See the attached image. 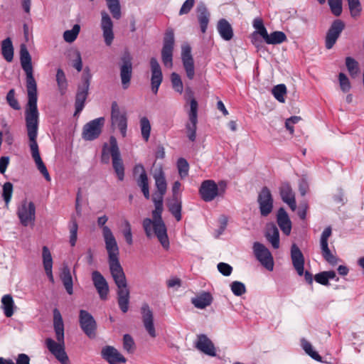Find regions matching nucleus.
<instances>
[{
	"instance_id": "obj_1",
	"label": "nucleus",
	"mask_w": 364,
	"mask_h": 364,
	"mask_svg": "<svg viewBox=\"0 0 364 364\" xmlns=\"http://www.w3.org/2000/svg\"><path fill=\"white\" fill-rule=\"evenodd\" d=\"M20 63L26 73L28 102L25 108V120L31 155L39 171L46 181H50V177L41 158L36 141L39 122V112L37 107V84L33 77L31 56L24 44H22L20 48Z\"/></svg>"
},
{
	"instance_id": "obj_2",
	"label": "nucleus",
	"mask_w": 364,
	"mask_h": 364,
	"mask_svg": "<svg viewBox=\"0 0 364 364\" xmlns=\"http://www.w3.org/2000/svg\"><path fill=\"white\" fill-rule=\"evenodd\" d=\"M152 200L155 206V209L152 211L153 220L145 218L142 223L143 228L148 237L156 235L162 247L168 250L169 248V240L166 225L161 218L164 198L153 197Z\"/></svg>"
},
{
	"instance_id": "obj_3",
	"label": "nucleus",
	"mask_w": 364,
	"mask_h": 364,
	"mask_svg": "<svg viewBox=\"0 0 364 364\" xmlns=\"http://www.w3.org/2000/svg\"><path fill=\"white\" fill-rule=\"evenodd\" d=\"M53 326L57 341L50 338H47L46 340V347L61 364H70L65 352L64 324L60 312L57 309L53 310Z\"/></svg>"
},
{
	"instance_id": "obj_4",
	"label": "nucleus",
	"mask_w": 364,
	"mask_h": 364,
	"mask_svg": "<svg viewBox=\"0 0 364 364\" xmlns=\"http://www.w3.org/2000/svg\"><path fill=\"white\" fill-rule=\"evenodd\" d=\"M107 252L109 271L117 289L128 287L125 274L119 262V247L109 245Z\"/></svg>"
},
{
	"instance_id": "obj_5",
	"label": "nucleus",
	"mask_w": 364,
	"mask_h": 364,
	"mask_svg": "<svg viewBox=\"0 0 364 364\" xmlns=\"http://www.w3.org/2000/svg\"><path fill=\"white\" fill-rule=\"evenodd\" d=\"M225 182L223 181L217 185L213 180H205L199 188V194L204 201L210 202L225 193Z\"/></svg>"
},
{
	"instance_id": "obj_6",
	"label": "nucleus",
	"mask_w": 364,
	"mask_h": 364,
	"mask_svg": "<svg viewBox=\"0 0 364 364\" xmlns=\"http://www.w3.org/2000/svg\"><path fill=\"white\" fill-rule=\"evenodd\" d=\"M16 214L23 226L33 224L36 219V206L31 201L23 200L17 208Z\"/></svg>"
},
{
	"instance_id": "obj_7",
	"label": "nucleus",
	"mask_w": 364,
	"mask_h": 364,
	"mask_svg": "<svg viewBox=\"0 0 364 364\" xmlns=\"http://www.w3.org/2000/svg\"><path fill=\"white\" fill-rule=\"evenodd\" d=\"M174 34L172 30L166 32L161 49V60L166 68L173 67V53L174 48Z\"/></svg>"
},
{
	"instance_id": "obj_8",
	"label": "nucleus",
	"mask_w": 364,
	"mask_h": 364,
	"mask_svg": "<svg viewBox=\"0 0 364 364\" xmlns=\"http://www.w3.org/2000/svg\"><path fill=\"white\" fill-rule=\"evenodd\" d=\"M109 152L112 159V166L119 181H122L124 177V167L120 155L117 141L115 137L111 136L109 139Z\"/></svg>"
},
{
	"instance_id": "obj_9",
	"label": "nucleus",
	"mask_w": 364,
	"mask_h": 364,
	"mask_svg": "<svg viewBox=\"0 0 364 364\" xmlns=\"http://www.w3.org/2000/svg\"><path fill=\"white\" fill-rule=\"evenodd\" d=\"M260 215L262 217L268 216L273 210L274 199L271 191L267 186L262 188L257 199Z\"/></svg>"
},
{
	"instance_id": "obj_10",
	"label": "nucleus",
	"mask_w": 364,
	"mask_h": 364,
	"mask_svg": "<svg viewBox=\"0 0 364 364\" xmlns=\"http://www.w3.org/2000/svg\"><path fill=\"white\" fill-rule=\"evenodd\" d=\"M331 234L332 229L331 226H328L323 230L320 238V247L323 259L331 265L335 266L338 264V259L333 254L328 247V239Z\"/></svg>"
},
{
	"instance_id": "obj_11",
	"label": "nucleus",
	"mask_w": 364,
	"mask_h": 364,
	"mask_svg": "<svg viewBox=\"0 0 364 364\" xmlns=\"http://www.w3.org/2000/svg\"><path fill=\"white\" fill-rule=\"evenodd\" d=\"M253 252L257 259L263 267L269 271L273 270V257L269 250L263 244L255 242L253 244Z\"/></svg>"
},
{
	"instance_id": "obj_12",
	"label": "nucleus",
	"mask_w": 364,
	"mask_h": 364,
	"mask_svg": "<svg viewBox=\"0 0 364 364\" xmlns=\"http://www.w3.org/2000/svg\"><path fill=\"white\" fill-rule=\"evenodd\" d=\"M91 77L92 76L90 73V69L88 68H86L84 70L83 84L82 86H80L78 87L77 92L76 95L75 114L78 112H80L84 107L85 102L88 94L90 80L91 79Z\"/></svg>"
},
{
	"instance_id": "obj_13",
	"label": "nucleus",
	"mask_w": 364,
	"mask_h": 364,
	"mask_svg": "<svg viewBox=\"0 0 364 364\" xmlns=\"http://www.w3.org/2000/svg\"><path fill=\"white\" fill-rule=\"evenodd\" d=\"M111 120L113 126H117L123 137L127 135V117L124 111L122 112L117 102L112 103Z\"/></svg>"
},
{
	"instance_id": "obj_14",
	"label": "nucleus",
	"mask_w": 364,
	"mask_h": 364,
	"mask_svg": "<svg viewBox=\"0 0 364 364\" xmlns=\"http://www.w3.org/2000/svg\"><path fill=\"white\" fill-rule=\"evenodd\" d=\"M104 123V117H99L87 123L82 129V138L86 141H92L97 139L102 132Z\"/></svg>"
},
{
	"instance_id": "obj_15",
	"label": "nucleus",
	"mask_w": 364,
	"mask_h": 364,
	"mask_svg": "<svg viewBox=\"0 0 364 364\" xmlns=\"http://www.w3.org/2000/svg\"><path fill=\"white\" fill-rule=\"evenodd\" d=\"M79 323L83 332L90 338H95L97 323L93 316L85 310H80L79 313Z\"/></svg>"
},
{
	"instance_id": "obj_16",
	"label": "nucleus",
	"mask_w": 364,
	"mask_h": 364,
	"mask_svg": "<svg viewBox=\"0 0 364 364\" xmlns=\"http://www.w3.org/2000/svg\"><path fill=\"white\" fill-rule=\"evenodd\" d=\"M181 60L187 77L193 80L195 76L194 60L191 54V47L188 43L181 46Z\"/></svg>"
},
{
	"instance_id": "obj_17",
	"label": "nucleus",
	"mask_w": 364,
	"mask_h": 364,
	"mask_svg": "<svg viewBox=\"0 0 364 364\" xmlns=\"http://www.w3.org/2000/svg\"><path fill=\"white\" fill-rule=\"evenodd\" d=\"M100 28L105 44L111 46L114 38V24L109 15L105 11L101 12Z\"/></svg>"
},
{
	"instance_id": "obj_18",
	"label": "nucleus",
	"mask_w": 364,
	"mask_h": 364,
	"mask_svg": "<svg viewBox=\"0 0 364 364\" xmlns=\"http://www.w3.org/2000/svg\"><path fill=\"white\" fill-rule=\"evenodd\" d=\"M344 28L345 23L340 19L332 23L326 36L325 46L327 49L333 48Z\"/></svg>"
},
{
	"instance_id": "obj_19",
	"label": "nucleus",
	"mask_w": 364,
	"mask_h": 364,
	"mask_svg": "<svg viewBox=\"0 0 364 364\" xmlns=\"http://www.w3.org/2000/svg\"><path fill=\"white\" fill-rule=\"evenodd\" d=\"M190 107L189 122L186 124V129L188 139L193 141L196 137V124L198 122V102L195 99L191 100Z\"/></svg>"
},
{
	"instance_id": "obj_20",
	"label": "nucleus",
	"mask_w": 364,
	"mask_h": 364,
	"mask_svg": "<svg viewBox=\"0 0 364 364\" xmlns=\"http://www.w3.org/2000/svg\"><path fill=\"white\" fill-rule=\"evenodd\" d=\"M120 66V77L124 89L128 88L132 75V58L129 53H126L122 58Z\"/></svg>"
},
{
	"instance_id": "obj_21",
	"label": "nucleus",
	"mask_w": 364,
	"mask_h": 364,
	"mask_svg": "<svg viewBox=\"0 0 364 364\" xmlns=\"http://www.w3.org/2000/svg\"><path fill=\"white\" fill-rule=\"evenodd\" d=\"M92 281L95 286L100 298L102 300H106L109 291V285L104 276L98 271L92 272Z\"/></svg>"
},
{
	"instance_id": "obj_22",
	"label": "nucleus",
	"mask_w": 364,
	"mask_h": 364,
	"mask_svg": "<svg viewBox=\"0 0 364 364\" xmlns=\"http://www.w3.org/2000/svg\"><path fill=\"white\" fill-rule=\"evenodd\" d=\"M150 68L151 90L154 94H156L163 80V74L161 66L156 58L150 59Z\"/></svg>"
},
{
	"instance_id": "obj_23",
	"label": "nucleus",
	"mask_w": 364,
	"mask_h": 364,
	"mask_svg": "<svg viewBox=\"0 0 364 364\" xmlns=\"http://www.w3.org/2000/svg\"><path fill=\"white\" fill-rule=\"evenodd\" d=\"M153 178L155 181V186L157 189V192L154 194L153 197H161V198H164V196L166 194L167 190V183L161 166L156 167L154 170Z\"/></svg>"
},
{
	"instance_id": "obj_24",
	"label": "nucleus",
	"mask_w": 364,
	"mask_h": 364,
	"mask_svg": "<svg viewBox=\"0 0 364 364\" xmlns=\"http://www.w3.org/2000/svg\"><path fill=\"white\" fill-rule=\"evenodd\" d=\"M141 314L144 326L149 335L155 338L156 336L154 325V314L152 310L147 304H144L141 308Z\"/></svg>"
},
{
	"instance_id": "obj_25",
	"label": "nucleus",
	"mask_w": 364,
	"mask_h": 364,
	"mask_svg": "<svg viewBox=\"0 0 364 364\" xmlns=\"http://www.w3.org/2000/svg\"><path fill=\"white\" fill-rule=\"evenodd\" d=\"M107 220L108 218L106 215L99 217L97 219V225L102 228V233L105 241L106 250H107V247H109V245H114L115 247H118L117 240L112 231L108 226L105 225V223L107 222Z\"/></svg>"
},
{
	"instance_id": "obj_26",
	"label": "nucleus",
	"mask_w": 364,
	"mask_h": 364,
	"mask_svg": "<svg viewBox=\"0 0 364 364\" xmlns=\"http://www.w3.org/2000/svg\"><path fill=\"white\" fill-rule=\"evenodd\" d=\"M102 357L109 364L124 363L127 359L112 346H106L102 349Z\"/></svg>"
},
{
	"instance_id": "obj_27",
	"label": "nucleus",
	"mask_w": 364,
	"mask_h": 364,
	"mask_svg": "<svg viewBox=\"0 0 364 364\" xmlns=\"http://www.w3.org/2000/svg\"><path fill=\"white\" fill-rule=\"evenodd\" d=\"M290 253L293 267H294L297 274L299 276H302L304 274V267L305 262L302 252L296 244H293L291 247Z\"/></svg>"
},
{
	"instance_id": "obj_28",
	"label": "nucleus",
	"mask_w": 364,
	"mask_h": 364,
	"mask_svg": "<svg viewBox=\"0 0 364 364\" xmlns=\"http://www.w3.org/2000/svg\"><path fill=\"white\" fill-rule=\"evenodd\" d=\"M279 193L282 200L289 205L294 211L296 208L295 196L293 190L288 183H283L279 188Z\"/></svg>"
},
{
	"instance_id": "obj_29",
	"label": "nucleus",
	"mask_w": 364,
	"mask_h": 364,
	"mask_svg": "<svg viewBox=\"0 0 364 364\" xmlns=\"http://www.w3.org/2000/svg\"><path fill=\"white\" fill-rule=\"evenodd\" d=\"M196 347L200 351L210 356L215 355V350L212 341L205 334L198 336Z\"/></svg>"
},
{
	"instance_id": "obj_30",
	"label": "nucleus",
	"mask_w": 364,
	"mask_h": 364,
	"mask_svg": "<svg viewBox=\"0 0 364 364\" xmlns=\"http://www.w3.org/2000/svg\"><path fill=\"white\" fill-rule=\"evenodd\" d=\"M277 222L282 232L289 235L291 230V222L289 217L283 208H280L277 214Z\"/></svg>"
},
{
	"instance_id": "obj_31",
	"label": "nucleus",
	"mask_w": 364,
	"mask_h": 364,
	"mask_svg": "<svg viewBox=\"0 0 364 364\" xmlns=\"http://www.w3.org/2000/svg\"><path fill=\"white\" fill-rule=\"evenodd\" d=\"M43 264L49 280L53 283L54 278L53 275V258L48 247L43 246L42 249Z\"/></svg>"
},
{
	"instance_id": "obj_32",
	"label": "nucleus",
	"mask_w": 364,
	"mask_h": 364,
	"mask_svg": "<svg viewBox=\"0 0 364 364\" xmlns=\"http://www.w3.org/2000/svg\"><path fill=\"white\" fill-rule=\"evenodd\" d=\"M265 237L274 249L279 247V232L274 223L267 225Z\"/></svg>"
},
{
	"instance_id": "obj_33",
	"label": "nucleus",
	"mask_w": 364,
	"mask_h": 364,
	"mask_svg": "<svg viewBox=\"0 0 364 364\" xmlns=\"http://www.w3.org/2000/svg\"><path fill=\"white\" fill-rule=\"evenodd\" d=\"M198 20L200 24L202 33H205L210 19V13L203 4H200L197 7Z\"/></svg>"
},
{
	"instance_id": "obj_34",
	"label": "nucleus",
	"mask_w": 364,
	"mask_h": 364,
	"mask_svg": "<svg viewBox=\"0 0 364 364\" xmlns=\"http://www.w3.org/2000/svg\"><path fill=\"white\" fill-rule=\"evenodd\" d=\"M212 301L213 297L211 294L206 291H203L197 294L191 299V302L194 306L200 309H205L206 306L210 305Z\"/></svg>"
},
{
	"instance_id": "obj_35",
	"label": "nucleus",
	"mask_w": 364,
	"mask_h": 364,
	"mask_svg": "<svg viewBox=\"0 0 364 364\" xmlns=\"http://www.w3.org/2000/svg\"><path fill=\"white\" fill-rule=\"evenodd\" d=\"M117 302L119 309L123 313L127 312L129 309L130 292L128 287L119 289L117 291Z\"/></svg>"
},
{
	"instance_id": "obj_36",
	"label": "nucleus",
	"mask_w": 364,
	"mask_h": 364,
	"mask_svg": "<svg viewBox=\"0 0 364 364\" xmlns=\"http://www.w3.org/2000/svg\"><path fill=\"white\" fill-rule=\"evenodd\" d=\"M60 277L67 293L70 295L73 294V282L71 272L68 267L65 266L62 269Z\"/></svg>"
},
{
	"instance_id": "obj_37",
	"label": "nucleus",
	"mask_w": 364,
	"mask_h": 364,
	"mask_svg": "<svg viewBox=\"0 0 364 364\" xmlns=\"http://www.w3.org/2000/svg\"><path fill=\"white\" fill-rule=\"evenodd\" d=\"M1 54L7 62H11L14 59V46L10 38L4 39L1 42Z\"/></svg>"
},
{
	"instance_id": "obj_38",
	"label": "nucleus",
	"mask_w": 364,
	"mask_h": 364,
	"mask_svg": "<svg viewBox=\"0 0 364 364\" xmlns=\"http://www.w3.org/2000/svg\"><path fill=\"white\" fill-rule=\"evenodd\" d=\"M1 308L6 317H11L14 314V301L10 294L2 296Z\"/></svg>"
},
{
	"instance_id": "obj_39",
	"label": "nucleus",
	"mask_w": 364,
	"mask_h": 364,
	"mask_svg": "<svg viewBox=\"0 0 364 364\" xmlns=\"http://www.w3.org/2000/svg\"><path fill=\"white\" fill-rule=\"evenodd\" d=\"M168 209L177 221L181 220L182 202L181 199L178 198H173L168 205Z\"/></svg>"
},
{
	"instance_id": "obj_40",
	"label": "nucleus",
	"mask_w": 364,
	"mask_h": 364,
	"mask_svg": "<svg viewBox=\"0 0 364 364\" xmlns=\"http://www.w3.org/2000/svg\"><path fill=\"white\" fill-rule=\"evenodd\" d=\"M139 126L143 139L148 141L151 134V123L146 117H141L139 119Z\"/></svg>"
},
{
	"instance_id": "obj_41",
	"label": "nucleus",
	"mask_w": 364,
	"mask_h": 364,
	"mask_svg": "<svg viewBox=\"0 0 364 364\" xmlns=\"http://www.w3.org/2000/svg\"><path fill=\"white\" fill-rule=\"evenodd\" d=\"M107 6L115 19H119L122 16L121 6L119 0H105Z\"/></svg>"
},
{
	"instance_id": "obj_42",
	"label": "nucleus",
	"mask_w": 364,
	"mask_h": 364,
	"mask_svg": "<svg viewBox=\"0 0 364 364\" xmlns=\"http://www.w3.org/2000/svg\"><path fill=\"white\" fill-rule=\"evenodd\" d=\"M287 40L285 33L282 31H274L269 34L265 43L267 44H280Z\"/></svg>"
},
{
	"instance_id": "obj_43",
	"label": "nucleus",
	"mask_w": 364,
	"mask_h": 364,
	"mask_svg": "<svg viewBox=\"0 0 364 364\" xmlns=\"http://www.w3.org/2000/svg\"><path fill=\"white\" fill-rule=\"evenodd\" d=\"M80 31V26L75 24L71 30H67L63 33V39L67 43H73L77 38Z\"/></svg>"
},
{
	"instance_id": "obj_44",
	"label": "nucleus",
	"mask_w": 364,
	"mask_h": 364,
	"mask_svg": "<svg viewBox=\"0 0 364 364\" xmlns=\"http://www.w3.org/2000/svg\"><path fill=\"white\" fill-rule=\"evenodd\" d=\"M56 81L60 92L63 95L67 89V80L63 70L60 68L57 70Z\"/></svg>"
},
{
	"instance_id": "obj_45",
	"label": "nucleus",
	"mask_w": 364,
	"mask_h": 364,
	"mask_svg": "<svg viewBox=\"0 0 364 364\" xmlns=\"http://www.w3.org/2000/svg\"><path fill=\"white\" fill-rule=\"evenodd\" d=\"M301 346L304 350L307 353L310 357L317 361H321L322 358L318 355V353L314 350L311 344L305 339L301 340Z\"/></svg>"
},
{
	"instance_id": "obj_46",
	"label": "nucleus",
	"mask_w": 364,
	"mask_h": 364,
	"mask_svg": "<svg viewBox=\"0 0 364 364\" xmlns=\"http://www.w3.org/2000/svg\"><path fill=\"white\" fill-rule=\"evenodd\" d=\"M346 65L350 75L355 77L359 73L358 63L351 57L346 58Z\"/></svg>"
},
{
	"instance_id": "obj_47",
	"label": "nucleus",
	"mask_w": 364,
	"mask_h": 364,
	"mask_svg": "<svg viewBox=\"0 0 364 364\" xmlns=\"http://www.w3.org/2000/svg\"><path fill=\"white\" fill-rule=\"evenodd\" d=\"M274 97L280 102H284V95L287 93V87L284 84H279L274 86L272 89Z\"/></svg>"
},
{
	"instance_id": "obj_48",
	"label": "nucleus",
	"mask_w": 364,
	"mask_h": 364,
	"mask_svg": "<svg viewBox=\"0 0 364 364\" xmlns=\"http://www.w3.org/2000/svg\"><path fill=\"white\" fill-rule=\"evenodd\" d=\"M77 223L75 219L73 217H72L70 225V244L72 247H74L76 244L77 239Z\"/></svg>"
},
{
	"instance_id": "obj_49",
	"label": "nucleus",
	"mask_w": 364,
	"mask_h": 364,
	"mask_svg": "<svg viewBox=\"0 0 364 364\" xmlns=\"http://www.w3.org/2000/svg\"><path fill=\"white\" fill-rule=\"evenodd\" d=\"M348 4L352 17L356 18L360 15L362 9L359 0H348Z\"/></svg>"
},
{
	"instance_id": "obj_50",
	"label": "nucleus",
	"mask_w": 364,
	"mask_h": 364,
	"mask_svg": "<svg viewBox=\"0 0 364 364\" xmlns=\"http://www.w3.org/2000/svg\"><path fill=\"white\" fill-rule=\"evenodd\" d=\"M171 81L174 90L181 94L183 91V85L180 75L176 73H173L171 75Z\"/></svg>"
},
{
	"instance_id": "obj_51",
	"label": "nucleus",
	"mask_w": 364,
	"mask_h": 364,
	"mask_svg": "<svg viewBox=\"0 0 364 364\" xmlns=\"http://www.w3.org/2000/svg\"><path fill=\"white\" fill-rule=\"evenodd\" d=\"M13 193V185L10 182H6L3 186L2 197L5 201L6 205L8 206Z\"/></svg>"
},
{
	"instance_id": "obj_52",
	"label": "nucleus",
	"mask_w": 364,
	"mask_h": 364,
	"mask_svg": "<svg viewBox=\"0 0 364 364\" xmlns=\"http://www.w3.org/2000/svg\"><path fill=\"white\" fill-rule=\"evenodd\" d=\"M177 167L178 173L181 178H183L188 176L189 165L185 159L181 158L178 160Z\"/></svg>"
},
{
	"instance_id": "obj_53",
	"label": "nucleus",
	"mask_w": 364,
	"mask_h": 364,
	"mask_svg": "<svg viewBox=\"0 0 364 364\" xmlns=\"http://www.w3.org/2000/svg\"><path fill=\"white\" fill-rule=\"evenodd\" d=\"M328 4L331 12L336 16H339L342 13V0H328Z\"/></svg>"
},
{
	"instance_id": "obj_54",
	"label": "nucleus",
	"mask_w": 364,
	"mask_h": 364,
	"mask_svg": "<svg viewBox=\"0 0 364 364\" xmlns=\"http://www.w3.org/2000/svg\"><path fill=\"white\" fill-rule=\"evenodd\" d=\"M338 80L341 90L343 92H348L351 88V85L347 76L341 73L338 75Z\"/></svg>"
},
{
	"instance_id": "obj_55",
	"label": "nucleus",
	"mask_w": 364,
	"mask_h": 364,
	"mask_svg": "<svg viewBox=\"0 0 364 364\" xmlns=\"http://www.w3.org/2000/svg\"><path fill=\"white\" fill-rule=\"evenodd\" d=\"M230 287L232 293L236 296H241L246 291L245 284L240 282H233Z\"/></svg>"
},
{
	"instance_id": "obj_56",
	"label": "nucleus",
	"mask_w": 364,
	"mask_h": 364,
	"mask_svg": "<svg viewBox=\"0 0 364 364\" xmlns=\"http://www.w3.org/2000/svg\"><path fill=\"white\" fill-rule=\"evenodd\" d=\"M6 100L9 105L14 109L18 110L20 109V105L18 104V100L15 97V91L14 89H11L9 91L6 95Z\"/></svg>"
},
{
	"instance_id": "obj_57",
	"label": "nucleus",
	"mask_w": 364,
	"mask_h": 364,
	"mask_svg": "<svg viewBox=\"0 0 364 364\" xmlns=\"http://www.w3.org/2000/svg\"><path fill=\"white\" fill-rule=\"evenodd\" d=\"M218 31L220 33L222 38L228 41V21L225 18H222L218 23Z\"/></svg>"
},
{
	"instance_id": "obj_58",
	"label": "nucleus",
	"mask_w": 364,
	"mask_h": 364,
	"mask_svg": "<svg viewBox=\"0 0 364 364\" xmlns=\"http://www.w3.org/2000/svg\"><path fill=\"white\" fill-rule=\"evenodd\" d=\"M123 347L128 353H132L134 350V342L129 334H125L123 338Z\"/></svg>"
},
{
	"instance_id": "obj_59",
	"label": "nucleus",
	"mask_w": 364,
	"mask_h": 364,
	"mask_svg": "<svg viewBox=\"0 0 364 364\" xmlns=\"http://www.w3.org/2000/svg\"><path fill=\"white\" fill-rule=\"evenodd\" d=\"M195 4V0H186L182 5L180 11L179 15L186 14L190 12L191 9L193 7Z\"/></svg>"
},
{
	"instance_id": "obj_60",
	"label": "nucleus",
	"mask_w": 364,
	"mask_h": 364,
	"mask_svg": "<svg viewBox=\"0 0 364 364\" xmlns=\"http://www.w3.org/2000/svg\"><path fill=\"white\" fill-rule=\"evenodd\" d=\"M301 120L300 117L294 116L287 119L285 122V127L289 131L291 134L294 133L293 124L299 122Z\"/></svg>"
},
{
	"instance_id": "obj_61",
	"label": "nucleus",
	"mask_w": 364,
	"mask_h": 364,
	"mask_svg": "<svg viewBox=\"0 0 364 364\" xmlns=\"http://www.w3.org/2000/svg\"><path fill=\"white\" fill-rule=\"evenodd\" d=\"M136 180V183L141 188V190L149 187L147 175L139 176Z\"/></svg>"
},
{
	"instance_id": "obj_62",
	"label": "nucleus",
	"mask_w": 364,
	"mask_h": 364,
	"mask_svg": "<svg viewBox=\"0 0 364 364\" xmlns=\"http://www.w3.org/2000/svg\"><path fill=\"white\" fill-rule=\"evenodd\" d=\"M314 279L316 282L322 284V285H328L329 282L327 279L326 273L324 272L316 274L314 277Z\"/></svg>"
},
{
	"instance_id": "obj_63",
	"label": "nucleus",
	"mask_w": 364,
	"mask_h": 364,
	"mask_svg": "<svg viewBox=\"0 0 364 364\" xmlns=\"http://www.w3.org/2000/svg\"><path fill=\"white\" fill-rule=\"evenodd\" d=\"M76 58L73 60V66L78 71L80 72L82 69V62L80 52H76Z\"/></svg>"
},
{
	"instance_id": "obj_64",
	"label": "nucleus",
	"mask_w": 364,
	"mask_h": 364,
	"mask_svg": "<svg viewBox=\"0 0 364 364\" xmlns=\"http://www.w3.org/2000/svg\"><path fill=\"white\" fill-rule=\"evenodd\" d=\"M16 364H30V358L26 354L20 353L18 355Z\"/></svg>"
}]
</instances>
